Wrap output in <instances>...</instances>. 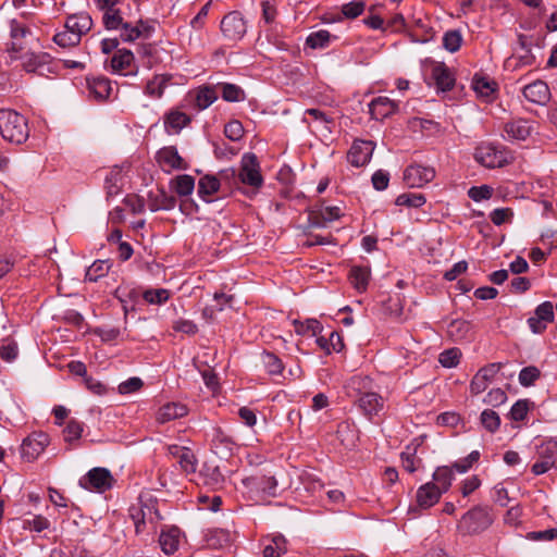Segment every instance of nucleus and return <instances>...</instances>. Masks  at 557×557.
<instances>
[{
  "mask_svg": "<svg viewBox=\"0 0 557 557\" xmlns=\"http://www.w3.org/2000/svg\"><path fill=\"white\" fill-rule=\"evenodd\" d=\"M220 176L223 181L234 180L235 183L239 182L251 187L253 190H258L263 185L260 164L258 158L253 153L244 154L238 174H236L234 169H228L222 171Z\"/></svg>",
  "mask_w": 557,
  "mask_h": 557,
  "instance_id": "obj_1",
  "label": "nucleus"
},
{
  "mask_svg": "<svg viewBox=\"0 0 557 557\" xmlns=\"http://www.w3.org/2000/svg\"><path fill=\"white\" fill-rule=\"evenodd\" d=\"M0 134L9 143L21 145L29 136L25 116L11 109L0 110Z\"/></svg>",
  "mask_w": 557,
  "mask_h": 557,
  "instance_id": "obj_2",
  "label": "nucleus"
},
{
  "mask_svg": "<svg viewBox=\"0 0 557 557\" xmlns=\"http://www.w3.org/2000/svg\"><path fill=\"white\" fill-rule=\"evenodd\" d=\"M129 515L137 534L156 532L158 524L163 519L158 508V500L153 498L140 499L138 506L131 507Z\"/></svg>",
  "mask_w": 557,
  "mask_h": 557,
  "instance_id": "obj_3",
  "label": "nucleus"
},
{
  "mask_svg": "<svg viewBox=\"0 0 557 557\" xmlns=\"http://www.w3.org/2000/svg\"><path fill=\"white\" fill-rule=\"evenodd\" d=\"M473 157L478 163L488 169L503 168L513 161L511 151L490 141L480 143L474 149Z\"/></svg>",
  "mask_w": 557,
  "mask_h": 557,
  "instance_id": "obj_4",
  "label": "nucleus"
},
{
  "mask_svg": "<svg viewBox=\"0 0 557 557\" xmlns=\"http://www.w3.org/2000/svg\"><path fill=\"white\" fill-rule=\"evenodd\" d=\"M493 523L491 510L478 506L466 512L459 521L458 529L465 534H479Z\"/></svg>",
  "mask_w": 557,
  "mask_h": 557,
  "instance_id": "obj_5",
  "label": "nucleus"
},
{
  "mask_svg": "<svg viewBox=\"0 0 557 557\" xmlns=\"http://www.w3.org/2000/svg\"><path fill=\"white\" fill-rule=\"evenodd\" d=\"M11 44L8 49L9 52H22L34 39V34L30 26L24 21V15L21 18H12L9 23Z\"/></svg>",
  "mask_w": 557,
  "mask_h": 557,
  "instance_id": "obj_6",
  "label": "nucleus"
},
{
  "mask_svg": "<svg viewBox=\"0 0 557 557\" xmlns=\"http://www.w3.org/2000/svg\"><path fill=\"white\" fill-rule=\"evenodd\" d=\"M110 69L112 73L123 76H135L138 73L135 57L127 49H119L113 53L110 59Z\"/></svg>",
  "mask_w": 557,
  "mask_h": 557,
  "instance_id": "obj_7",
  "label": "nucleus"
},
{
  "mask_svg": "<svg viewBox=\"0 0 557 557\" xmlns=\"http://www.w3.org/2000/svg\"><path fill=\"white\" fill-rule=\"evenodd\" d=\"M113 478L110 471L106 468H94L79 480V485L82 487L100 493L111 488Z\"/></svg>",
  "mask_w": 557,
  "mask_h": 557,
  "instance_id": "obj_8",
  "label": "nucleus"
},
{
  "mask_svg": "<svg viewBox=\"0 0 557 557\" xmlns=\"http://www.w3.org/2000/svg\"><path fill=\"white\" fill-rule=\"evenodd\" d=\"M220 27L224 37L231 41L240 40L247 32L246 22L238 11L226 14L222 18Z\"/></svg>",
  "mask_w": 557,
  "mask_h": 557,
  "instance_id": "obj_9",
  "label": "nucleus"
},
{
  "mask_svg": "<svg viewBox=\"0 0 557 557\" xmlns=\"http://www.w3.org/2000/svg\"><path fill=\"white\" fill-rule=\"evenodd\" d=\"M434 177V168L421 164H411L404 172V181L410 188L422 187L433 181Z\"/></svg>",
  "mask_w": 557,
  "mask_h": 557,
  "instance_id": "obj_10",
  "label": "nucleus"
},
{
  "mask_svg": "<svg viewBox=\"0 0 557 557\" xmlns=\"http://www.w3.org/2000/svg\"><path fill=\"white\" fill-rule=\"evenodd\" d=\"M48 444L49 436L46 433H33L23 441L21 455L27 461H33L45 450Z\"/></svg>",
  "mask_w": 557,
  "mask_h": 557,
  "instance_id": "obj_11",
  "label": "nucleus"
},
{
  "mask_svg": "<svg viewBox=\"0 0 557 557\" xmlns=\"http://www.w3.org/2000/svg\"><path fill=\"white\" fill-rule=\"evenodd\" d=\"M158 164L164 172L170 173L173 170H185L187 164L180 156L176 147L166 146L161 148L156 156Z\"/></svg>",
  "mask_w": 557,
  "mask_h": 557,
  "instance_id": "obj_12",
  "label": "nucleus"
},
{
  "mask_svg": "<svg viewBox=\"0 0 557 557\" xmlns=\"http://www.w3.org/2000/svg\"><path fill=\"white\" fill-rule=\"evenodd\" d=\"M500 369L502 363L499 362L488 363L481 368L470 382L471 394L478 395L483 393Z\"/></svg>",
  "mask_w": 557,
  "mask_h": 557,
  "instance_id": "obj_13",
  "label": "nucleus"
},
{
  "mask_svg": "<svg viewBox=\"0 0 557 557\" xmlns=\"http://www.w3.org/2000/svg\"><path fill=\"white\" fill-rule=\"evenodd\" d=\"M373 150L371 140H356L347 153V160L352 166H363L370 161Z\"/></svg>",
  "mask_w": 557,
  "mask_h": 557,
  "instance_id": "obj_14",
  "label": "nucleus"
},
{
  "mask_svg": "<svg viewBox=\"0 0 557 557\" xmlns=\"http://www.w3.org/2000/svg\"><path fill=\"white\" fill-rule=\"evenodd\" d=\"M522 95L531 103L545 106L550 99L548 85L541 79L534 81L522 88Z\"/></svg>",
  "mask_w": 557,
  "mask_h": 557,
  "instance_id": "obj_15",
  "label": "nucleus"
},
{
  "mask_svg": "<svg viewBox=\"0 0 557 557\" xmlns=\"http://www.w3.org/2000/svg\"><path fill=\"white\" fill-rule=\"evenodd\" d=\"M533 132V122L525 119L509 121L504 126L503 137L506 140H525Z\"/></svg>",
  "mask_w": 557,
  "mask_h": 557,
  "instance_id": "obj_16",
  "label": "nucleus"
},
{
  "mask_svg": "<svg viewBox=\"0 0 557 557\" xmlns=\"http://www.w3.org/2000/svg\"><path fill=\"white\" fill-rule=\"evenodd\" d=\"M210 443L212 451L220 457L228 456L235 445L233 438L220 426L212 428Z\"/></svg>",
  "mask_w": 557,
  "mask_h": 557,
  "instance_id": "obj_17",
  "label": "nucleus"
},
{
  "mask_svg": "<svg viewBox=\"0 0 557 557\" xmlns=\"http://www.w3.org/2000/svg\"><path fill=\"white\" fill-rule=\"evenodd\" d=\"M357 405L363 414L371 419L384 409V399L377 393L367 392L360 395Z\"/></svg>",
  "mask_w": 557,
  "mask_h": 557,
  "instance_id": "obj_18",
  "label": "nucleus"
},
{
  "mask_svg": "<svg viewBox=\"0 0 557 557\" xmlns=\"http://www.w3.org/2000/svg\"><path fill=\"white\" fill-rule=\"evenodd\" d=\"M397 109L398 104L386 96L376 97L369 103V112L377 121L391 116Z\"/></svg>",
  "mask_w": 557,
  "mask_h": 557,
  "instance_id": "obj_19",
  "label": "nucleus"
},
{
  "mask_svg": "<svg viewBox=\"0 0 557 557\" xmlns=\"http://www.w3.org/2000/svg\"><path fill=\"white\" fill-rule=\"evenodd\" d=\"M172 74H156L152 78L147 81L144 87V94L151 99H160L162 98L165 88L172 84Z\"/></svg>",
  "mask_w": 557,
  "mask_h": 557,
  "instance_id": "obj_20",
  "label": "nucleus"
},
{
  "mask_svg": "<svg viewBox=\"0 0 557 557\" xmlns=\"http://www.w3.org/2000/svg\"><path fill=\"white\" fill-rule=\"evenodd\" d=\"M243 484L250 491L273 496L277 487V481L274 476H248L243 480Z\"/></svg>",
  "mask_w": 557,
  "mask_h": 557,
  "instance_id": "obj_21",
  "label": "nucleus"
},
{
  "mask_svg": "<svg viewBox=\"0 0 557 557\" xmlns=\"http://www.w3.org/2000/svg\"><path fill=\"white\" fill-rule=\"evenodd\" d=\"M304 122L309 126L314 123V127L322 133H331L334 126V119L320 109H307L305 111Z\"/></svg>",
  "mask_w": 557,
  "mask_h": 557,
  "instance_id": "obj_22",
  "label": "nucleus"
},
{
  "mask_svg": "<svg viewBox=\"0 0 557 557\" xmlns=\"http://www.w3.org/2000/svg\"><path fill=\"white\" fill-rule=\"evenodd\" d=\"M431 77L436 88L442 91L450 90L455 85V77L451 71L441 62H433Z\"/></svg>",
  "mask_w": 557,
  "mask_h": 557,
  "instance_id": "obj_23",
  "label": "nucleus"
},
{
  "mask_svg": "<svg viewBox=\"0 0 557 557\" xmlns=\"http://www.w3.org/2000/svg\"><path fill=\"white\" fill-rule=\"evenodd\" d=\"M442 492L433 482L421 485L416 495L417 504L422 509H428L438 503Z\"/></svg>",
  "mask_w": 557,
  "mask_h": 557,
  "instance_id": "obj_24",
  "label": "nucleus"
},
{
  "mask_svg": "<svg viewBox=\"0 0 557 557\" xmlns=\"http://www.w3.org/2000/svg\"><path fill=\"white\" fill-rule=\"evenodd\" d=\"M181 540L182 533L177 527H166L162 529L159 536L161 549L166 555H172L178 549Z\"/></svg>",
  "mask_w": 557,
  "mask_h": 557,
  "instance_id": "obj_25",
  "label": "nucleus"
},
{
  "mask_svg": "<svg viewBox=\"0 0 557 557\" xmlns=\"http://www.w3.org/2000/svg\"><path fill=\"white\" fill-rule=\"evenodd\" d=\"M188 413L187 407L182 403H168L161 406L156 414L159 423H166L185 417Z\"/></svg>",
  "mask_w": 557,
  "mask_h": 557,
  "instance_id": "obj_26",
  "label": "nucleus"
},
{
  "mask_svg": "<svg viewBox=\"0 0 557 557\" xmlns=\"http://www.w3.org/2000/svg\"><path fill=\"white\" fill-rule=\"evenodd\" d=\"M64 27L71 29L82 39V36L91 29L92 18L86 12L76 13L66 18Z\"/></svg>",
  "mask_w": 557,
  "mask_h": 557,
  "instance_id": "obj_27",
  "label": "nucleus"
},
{
  "mask_svg": "<svg viewBox=\"0 0 557 557\" xmlns=\"http://www.w3.org/2000/svg\"><path fill=\"white\" fill-rule=\"evenodd\" d=\"M123 41H135L140 37H148L152 28L141 20L136 25L125 22L119 29Z\"/></svg>",
  "mask_w": 557,
  "mask_h": 557,
  "instance_id": "obj_28",
  "label": "nucleus"
},
{
  "mask_svg": "<svg viewBox=\"0 0 557 557\" xmlns=\"http://www.w3.org/2000/svg\"><path fill=\"white\" fill-rule=\"evenodd\" d=\"M189 123L190 117L180 110H171L164 116V128L169 134L180 133Z\"/></svg>",
  "mask_w": 557,
  "mask_h": 557,
  "instance_id": "obj_29",
  "label": "nucleus"
},
{
  "mask_svg": "<svg viewBox=\"0 0 557 557\" xmlns=\"http://www.w3.org/2000/svg\"><path fill=\"white\" fill-rule=\"evenodd\" d=\"M471 324L470 322L456 319L451 320L447 325V336L454 342L467 341L471 336Z\"/></svg>",
  "mask_w": 557,
  "mask_h": 557,
  "instance_id": "obj_30",
  "label": "nucleus"
},
{
  "mask_svg": "<svg viewBox=\"0 0 557 557\" xmlns=\"http://www.w3.org/2000/svg\"><path fill=\"white\" fill-rule=\"evenodd\" d=\"M221 178L214 175H205L198 182V195L205 201H212V196L220 189Z\"/></svg>",
  "mask_w": 557,
  "mask_h": 557,
  "instance_id": "obj_31",
  "label": "nucleus"
},
{
  "mask_svg": "<svg viewBox=\"0 0 557 557\" xmlns=\"http://www.w3.org/2000/svg\"><path fill=\"white\" fill-rule=\"evenodd\" d=\"M370 275L369 267L354 265L349 271V281L355 289L362 293L368 287Z\"/></svg>",
  "mask_w": 557,
  "mask_h": 557,
  "instance_id": "obj_32",
  "label": "nucleus"
},
{
  "mask_svg": "<svg viewBox=\"0 0 557 557\" xmlns=\"http://www.w3.org/2000/svg\"><path fill=\"white\" fill-rule=\"evenodd\" d=\"M90 95L97 100H106L110 97L113 88L109 78L97 77L88 83Z\"/></svg>",
  "mask_w": 557,
  "mask_h": 557,
  "instance_id": "obj_33",
  "label": "nucleus"
},
{
  "mask_svg": "<svg viewBox=\"0 0 557 557\" xmlns=\"http://www.w3.org/2000/svg\"><path fill=\"white\" fill-rule=\"evenodd\" d=\"M216 88L220 90L222 99L227 102H239L244 101L246 98L244 89L238 85L219 83Z\"/></svg>",
  "mask_w": 557,
  "mask_h": 557,
  "instance_id": "obj_34",
  "label": "nucleus"
},
{
  "mask_svg": "<svg viewBox=\"0 0 557 557\" xmlns=\"http://www.w3.org/2000/svg\"><path fill=\"white\" fill-rule=\"evenodd\" d=\"M454 480L453 469L447 466L437 467L433 473V483L436 484L437 488L442 494L446 493L451 486Z\"/></svg>",
  "mask_w": 557,
  "mask_h": 557,
  "instance_id": "obj_35",
  "label": "nucleus"
},
{
  "mask_svg": "<svg viewBox=\"0 0 557 557\" xmlns=\"http://www.w3.org/2000/svg\"><path fill=\"white\" fill-rule=\"evenodd\" d=\"M218 99V94L214 88L205 86L199 88L194 95L195 107L199 110H205Z\"/></svg>",
  "mask_w": 557,
  "mask_h": 557,
  "instance_id": "obj_36",
  "label": "nucleus"
},
{
  "mask_svg": "<svg viewBox=\"0 0 557 557\" xmlns=\"http://www.w3.org/2000/svg\"><path fill=\"white\" fill-rule=\"evenodd\" d=\"M203 483L212 488L220 487L224 482V475L218 466L205 465L201 470Z\"/></svg>",
  "mask_w": 557,
  "mask_h": 557,
  "instance_id": "obj_37",
  "label": "nucleus"
},
{
  "mask_svg": "<svg viewBox=\"0 0 557 557\" xmlns=\"http://www.w3.org/2000/svg\"><path fill=\"white\" fill-rule=\"evenodd\" d=\"M287 552L286 540L282 535H275L263 547V557H281Z\"/></svg>",
  "mask_w": 557,
  "mask_h": 557,
  "instance_id": "obj_38",
  "label": "nucleus"
},
{
  "mask_svg": "<svg viewBox=\"0 0 557 557\" xmlns=\"http://www.w3.org/2000/svg\"><path fill=\"white\" fill-rule=\"evenodd\" d=\"M123 185V175L120 170H112L104 180V189L108 198L117 196Z\"/></svg>",
  "mask_w": 557,
  "mask_h": 557,
  "instance_id": "obj_39",
  "label": "nucleus"
},
{
  "mask_svg": "<svg viewBox=\"0 0 557 557\" xmlns=\"http://www.w3.org/2000/svg\"><path fill=\"white\" fill-rule=\"evenodd\" d=\"M317 343L326 354L339 352L344 348L343 337L337 332H331L327 339L323 336L318 337Z\"/></svg>",
  "mask_w": 557,
  "mask_h": 557,
  "instance_id": "obj_40",
  "label": "nucleus"
},
{
  "mask_svg": "<svg viewBox=\"0 0 557 557\" xmlns=\"http://www.w3.org/2000/svg\"><path fill=\"white\" fill-rule=\"evenodd\" d=\"M261 362L265 371L271 375L281 374L284 370L282 360L273 352L263 351L261 354Z\"/></svg>",
  "mask_w": 557,
  "mask_h": 557,
  "instance_id": "obj_41",
  "label": "nucleus"
},
{
  "mask_svg": "<svg viewBox=\"0 0 557 557\" xmlns=\"http://www.w3.org/2000/svg\"><path fill=\"white\" fill-rule=\"evenodd\" d=\"M400 460L403 468L407 472L413 473L421 463V459L417 457V446H407L400 455Z\"/></svg>",
  "mask_w": 557,
  "mask_h": 557,
  "instance_id": "obj_42",
  "label": "nucleus"
},
{
  "mask_svg": "<svg viewBox=\"0 0 557 557\" xmlns=\"http://www.w3.org/2000/svg\"><path fill=\"white\" fill-rule=\"evenodd\" d=\"M111 263L108 260H96L86 271L85 278L89 282H97L108 274Z\"/></svg>",
  "mask_w": 557,
  "mask_h": 557,
  "instance_id": "obj_43",
  "label": "nucleus"
},
{
  "mask_svg": "<svg viewBox=\"0 0 557 557\" xmlns=\"http://www.w3.org/2000/svg\"><path fill=\"white\" fill-rule=\"evenodd\" d=\"M172 185L177 195L189 196L195 188V178L187 174L178 175L172 181Z\"/></svg>",
  "mask_w": 557,
  "mask_h": 557,
  "instance_id": "obj_44",
  "label": "nucleus"
},
{
  "mask_svg": "<svg viewBox=\"0 0 557 557\" xmlns=\"http://www.w3.org/2000/svg\"><path fill=\"white\" fill-rule=\"evenodd\" d=\"M472 87L478 96L490 98L495 91V83L486 77L475 75L472 79Z\"/></svg>",
  "mask_w": 557,
  "mask_h": 557,
  "instance_id": "obj_45",
  "label": "nucleus"
},
{
  "mask_svg": "<svg viewBox=\"0 0 557 557\" xmlns=\"http://www.w3.org/2000/svg\"><path fill=\"white\" fill-rule=\"evenodd\" d=\"M295 332L299 335L315 336L322 331L321 323L315 319H307L304 322L295 321Z\"/></svg>",
  "mask_w": 557,
  "mask_h": 557,
  "instance_id": "obj_46",
  "label": "nucleus"
},
{
  "mask_svg": "<svg viewBox=\"0 0 557 557\" xmlns=\"http://www.w3.org/2000/svg\"><path fill=\"white\" fill-rule=\"evenodd\" d=\"M102 22L108 30H119L125 23L121 15L120 9L103 11Z\"/></svg>",
  "mask_w": 557,
  "mask_h": 557,
  "instance_id": "obj_47",
  "label": "nucleus"
},
{
  "mask_svg": "<svg viewBox=\"0 0 557 557\" xmlns=\"http://www.w3.org/2000/svg\"><path fill=\"white\" fill-rule=\"evenodd\" d=\"M425 197L422 194L405 193L396 198L397 206H405L409 208H420L425 203Z\"/></svg>",
  "mask_w": 557,
  "mask_h": 557,
  "instance_id": "obj_48",
  "label": "nucleus"
},
{
  "mask_svg": "<svg viewBox=\"0 0 557 557\" xmlns=\"http://www.w3.org/2000/svg\"><path fill=\"white\" fill-rule=\"evenodd\" d=\"M330 32L325 29H320L318 32L311 33L307 37L306 44L312 49L324 48L330 44Z\"/></svg>",
  "mask_w": 557,
  "mask_h": 557,
  "instance_id": "obj_49",
  "label": "nucleus"
},
{
  "mask_svg": "<svg viewBox=\"0 0 557 557\" xmlns=\"http://www.w3.org/2000/svg\"><path fill=\"white\" fill-rule=\"evenodd\" d=\"M50 527V521L41 516V515H35L30 518H26L22 522V528L24 530L35 531V532H41L44 530H47Z\"/></svg>",
  "mask_w": 557,
  "mask_h": 557,
  "instance_id": "obj_50",
  "label": "nucleus"
},
{
  "mask_svg": "<svg viewBox=\"0 0 557 557\" xmlns=\"http://www.w3.org/2000/svg\"><path fill=\"white\" fill-rule=\"evenodd\" d=\"M178 463L181 469L186 473H195L197 470V458L190 448H186L183 454L178 456Z\"/></svg>",
  "mask_w": 557,
  "mask_h": 557,
  "instance_id": "obj_51",
  "label": "nucleus"
},
{
  "mask_svg": "<svg viewBox=\"0 0 557 557\" xmlns=\"http://www.w3.org/2000/svg\"><path fill=\"white\" fill-rule=\"evenodd\" d=\"M84 431V424L75 419L69 420L66 426L63 430L64 441L72 443L81 438Z\"/></svg>",
  "mask_w": 557,
  "mask_h": 557,
  "instance_id": "obj_52",
  "label": "nucleus"
},
{
  "mask_svg": "<svg viewBox=\"0 0 557 557\" xmlns=\"http://www.w3.org/2000/svg\"><path fill=\"white\" fill-rule=\"evenodd\" d=\"M461 351L459 348L454 347L444 350L440 354L438 361L444 368L457 367L460 362Z\"/></svg>",
  "mask_w": 557,
  "mask_h": 557,
  "instance_id": "obj_53",
  "label": "nucleus"
},
{
  "mask_svg": "<svg viewBox=\"0 0 557 557\" xmlns=\"http://www.w3.org/2000/svg\"><path fill=\"white\" fill-rule=\"evenodd\" d=\"M47 54L25 53L22 57V66L26 72H36L39 66L46 63Z\"/></svg>",
  "mask_w": 557,
  "mask_h": 557,
  "instance_id": "obj_54",
  "label": "nucleus"
},
{
  "mask_svg": "<svg viewBox=\"0 0 557 557\" xmlns=\"http://www.w3.org/2000/svg\"><path fill=\"white\" fill-rule=\"evenodd\" d=\"M540 376V369L535 366H529L521 369L518 380L522 386L529 387L532 386Z\"/></svg>",
  "mask_w": 557,
  "mask_h": 557,
  "instance_id": "obj_55",
  "label": "nucleus"
},
{
  "mask_svg": "<svg viewBox=\"0 0 557 557\" xmlns=\"http://www.w3.org/2000/svg\"><path fill=\"white\" fill-rule=\"evenodd\" d=\"M53 41L60 47H74L81 42V38L71 29L65 28L54 35Z\"/></svg>",
  "mask_w": 557,
  "mask_h": 557,
  "instance_id": "obj_56",
  "label": "nucleus"
},
{
  "mask_svg": "<svg viewBox=\"0 0 557 557\" xmlns=\"http://www.w3.org/2000/svg\"><path fill=\"white\" fill-rule=\"evenodd\" d=\"M481 423L490 432L494 433L499 429L500 418L498 413L492 409H485L481 413Z\"/></svg>",
  "mask_w": 557,
  "mask_h": 557,
  "instance_id": "obj_57",
  "label": "nucleus"
},
{
  "mask_svg": "<svg viewBox=\"0 0 557 557\" xmlns=\"http://www.w3.org/2000/svg\"><path fill=\"white\" fill-rule=\"evenodd\" d=\"M143 298L151 305H162L170 298V292L165 288L147 289Z\"/></svg>",
  "mask_w": 557,
  "mask_h": 557,
  "instance_id": "obj_58",
  "label": "nucleus"
},
{
  "mask_svg": "<svg viewBox=\"0 0 557 557\" xmlns=\"http://www.w3.org/2000/svg\"><path fill=\"white\" fill-rule=\"evenodd\" d=\"M461 42L462 37L458 30H448L443 36V47L449 52L458 51Z\"/></svg>",
  "mask_w": 557,
  "mask_h": 557,
  "instance_id": "obj_59",
  "label": "nucleus"
},
{
  "mask_svg": "<svg viewBox=\"0 0 557 557\" xmlns=\"http://www.w3.org/2000/svg\"><path fill=\"white\" fill-rule=\"evenodd\" d=\"M366 3L363 0H354L342 5L341 12L346 18H356L364 11Z\"/></svg>",
  "mask_w": 557,
  "mask_h": 557,
  "instance_id": "obj_60",
  "label": "nucleus"
},
{
  "mask_svg": "<svg viewBox=\"0 0 557 557\" xmlns=\"http://www.w3.org/2000/svg\"><path fill=\"white\" fill-rule=\"evenodd\" d=\"M143 385L144 382L140 377L133 376L120 383L117 389L120 394L127 395L138 392L143 387Z\"/></svg>",
  "mask_w": 557,
  "mask_h": 557,
  "instance_id": "obj_61",
  "label": "nucleus"
},
{
  "mask_svg": "<svg viewBox=\"0 0 557 557\" xmlns=\"http://www.w3.org/2000/svg\"><path fill=\"white\" fill-rule=\"evenodd\" d=\"M534 315L545 323H550L554 321V306L550 301H544L540 304L534 312Z\"/></svg>",
  "mask_w": 557,
  "mask_h": 557,
  "instance_id": "obj_62",
  "label": "nucleus"
},
{
  "mask_svg": "<svg viewBox=\"0 0 557 557\" xmlns=\"http://www.w3.org/2000/svg\"><path fill=\"white\" fill-rule=\"evenodd\" d=\"M528 411L529 400L520 399L512 405L509 416L513 421H522L527 417Z\"/></svg>",
  "mask_w": 557,
  "mask_h": 557,
  "instance_id": "obj_63",
  "label": "nucleus"
},
{
  "mask_svg": "<svg viewBox=\"0 0 557 557\" xmlns=\"http://www.w3.org/2000/svg\"><path fill=\"white\" fill-rule=\"evenodd\" d=\"M224 134L232 141H237L244 135V127L239 121L234 120L225 125Z\"/></svg>",
  "mask_w": 557,
  "mask_h": 557,
  "instance_id": "obj_64",
  "label": "nucleus"
}]
</instances>
